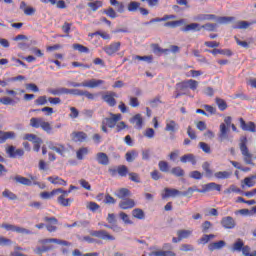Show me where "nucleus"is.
Returning a JSON list of instances; mask_svg holds the SVG:
<instances>
[{
    "label": "nucleus",
    "mask_w": 256,
    "mask_h": 256,
    "mask_svg": "<svg viewBox=\"0 0 256 256\" xmlns=\"http://www.w3.org/2000/svg\"><path fill=\"white\" fill-rule=\"evenodd\" d=\"M38 243L42 246H38L34 249L36 255H43V253H48V251H53L55 246L47 245V243H56V245H62L63 247H70L71 243L66 240H61L57 238H48L39 240Z\"/></svg>",
    "instance_id": "nucleus-1"
},
{
    "label": "nucleus",
    "mask_w": 256,
    "mask_h": 256,
    "mask_svg": "<svg viewBox=\"0 0 256 256\" xmlns=\"http://www.w3.org/2000/svg\"><path fill=\"white\" fill-rule=\"evenodd\" d=\"M79 187L75 185H70L68 190H64L63 188H58V194L61 195L57 198V203L60 204L61 207H71V203H73V198H65L68 197L73 191H77Z\"/></svg>",
    "instance_id": "nucleus-2"
},
{
    "label": "nucleus",
    "mask_w": 256,
    "mask_h": 256,
    "mask_svg": "<svg viewBox=\"0 0 256 256\" xmlns=\"http://www.w3.org/2000/svg\"><path fill=\"white\" fill-rule=\"evenodd\" d=\"M30 127H33V129H39L41 127L45 133H48V135L53 133V126H51V123L45 121V119L41 117H32L30 119Z\"/></svg>",
    "instance_id": "nucleus-3"
},
{
    "label": "nucleus",
    "mask_w": 256,
    "mask_h": 256,
    "mask_svg": "<svg viewBox=\"0 0 256 256\" xmlns=\"http://www.w3.org/2000/svg\"><path fill=\"white\" fill-rule=\"evenodd\" d=\"M110 116H111L110 118H104L102 120L101 129L103 133H109V130L107 129V127H109L110 129H115L117 122L121 121L122 119L121 114L110 113Z\"/></svg>",
    "instance_id": "nucleus-4"
},
{
    "label": "nucleus",
    "mask_w": 256,
    "mask_h": 256,
    "mask_svg": "<svg viewBox=\"0 0 256 256\" xmlns=\"http://www.w3.org/2000/svg\"><path fill=\"white\" fill-rule=\"evenodd\" d=\"M231 121L232 118L231 116H227L224 118V123L220 124V131L218 134V140L220 141V143H223V141H225V139L229 138V128L231 127Z\"/></svg>",
    "instance_id": "nucleus-5"
},
{
    "label": "nucleus",
    "mask_w": 256,
    "mask_h": 256,
    "mask_svg": "<svg viewBox=\"0 0 256 256\" xmlns=\"http://www.w3.org/2000/svg\"><path fill=\"white\" fill-rule=\"evenodd\" d=\"M14 181L16 183H20V185H25L26 187H31L32 185H38L40 189H45V184H42L37 182V176H30L29 178H25L23 176H16L14 177Z\"/></svg>",
    "instance_id": "nucleus-6"
},
{
    "label": "nucleus",
    "mask_w": 256,
    "mask_h": 256,
    "mask_svg": "<svg viewBox=\"0 0 256 256\" xmlns=\"http://www.w3.org/2000/svg\"><path fill=\"white\" fill-rule=\"evenodd\" d=\"M240 141V151L244 157V162L246 165H255L253 163V155L249 153V148L247 147V137L241 138Z\"/></svg>",
    "instance_id": "nucleus-7"
},
{
    "label": "nucleus",
    "mask_w": 256,
    "mask_h": 256,
    "mask_svg": "<svg viewBox=\"0 0 256 256\" xmlns=\"http://www.w3.org/2000/svg\"><path fill=\"white\" fill-rule=\"evenodd\" d=\"M1 229L6 231H14L15 233H20L21 235H33V232L27 228L15 226L13 224L3 223L0 225Z\"/></svg>",
    "instance_id": "nucleus-8"
},
{
    "label": "nucleus",
    "mask_w": 256,
    "mask_h": 256,
    "mask_svg": "<svg viewBox=\"0 0 256 256\" xmlns=\"http://www.w3.org/2000/svg\"><path fill=\"white\" fill-rule=\"evenodd\" d=\"M180 88V91H185V89H191V91H197V87H199V82L197 80L189 79L182 81L177 84Z\"/></svg>",
    "instance_id": "nucleus-9"
},
{
    "label": "nucleus",
    "mask_w": 256,
    "mask_h": 256,
    "mask_svg": "<svg viewBox=\"0 0 256 256\" xmlns=\"http://www.w3.org/2000/svg\"><path fill=\"white\" fill-rule=\"evenodd\" d=\"M90 235L91 237H97V239H103L104 241H115L114 236L105 230H92L90 231Z\"/></svg>",
    "instance_id": "nucleus-10"
},
{
    "label": "nucleus",
    "mask_w": 256,
    "mask_h": 256,
    "mask_svg": "<svg viewBox=\"0 0 256 256\" xmlns=\"http://www.w3.org/2000/svg\"><path fill=\"white\" fill-rule=\"evenodd\" d=\"M120 49L121 42H112L110 45L105 46L103 51L106 53V55H109V57H113V55L120 51Z\"/></svg>",
    "instance_id": "nucleus-11"
},
{
    "label": "nucleus",
    "mask_w": 256,
    "mask_h": 256,
    "mask_svg": "<svg viewBox=\"0 0 256 256\" xmlns=\"http://www.w3.org/2000/svg\"><path fill=\"white\" fill-rule=\"evenodd\" d=\"M48 149H50L51 151H55L56 153H58V155H65V153H67V148L65 147V145L63 144H59V143H55V142H48Z\"/></svg>",
    "instance_id": "nucleus-12"
},
{
    "label": "nucleus",
    "mask_w": 256,
    "mask_h": 256,
    "mask_svg": "<svg viewBox=\"0 0 256 256\" xmlns=\"http://www.w3.org/2000/svg\"><path fill=\"white\" fill-rule=\"evenodd\" d=\"M6 153L11 159H17V157H23L25 155V150L21 148L15 150V146H9L6 149Z\"/></svg>",
    "instance_id": "nucleus-13"
},
{
    "label": "nucleus",
    "mask_w": 256,
    "mask_h": 256,
    "mask_svg": "<svg viewBox=\"0 0 256 256\" xmlns=\"http://www.w3.org/2000/svg\"><path fill=\"white\" fill-rule=\"evenodd\" d=\"M115 97H117V93L115 92H106L103 96L102 99L109 107H115L117 105V100H115Z\"/></svg>",
    "instance_id": "nucleus-14"
},
{
    "label": "nucleus",
    "mask_w": 256,
    "mask_h": 256,
    "mask_svg": "<svg viewBox=\"0 0 256 256\" xmlns=\"http://www.w3.org/2000/svg\"><path fill=\"white\" fill-rule=\"evenodd\" d=\"M198 193H208L209 191H221V185L210 182L202 186V190H196Z\"/></svg>",
    "instance_id": "nucleus-15"
},
{
    "label": "nucleus",
    "mask_w": 256,
    "mask_h": 256,
    "mask_svg": "<svg viewBox=\"0 0 256 256\" xmlns=\"http://www.w3.org/2000/svg\"><path fill=\"white\" fill-rule=\"evenodd\" d=\"M239 123L242 131H249L250 133H256V125L254 122H245L243 118H239Z\"/></svg>",
    "instance_id": "nucleus-16"
},
{
    "label": "nucleus",
    "mask_w": 256,
    "mask_h": 256,
    "mask_svg": "<svg viewBox=\"0 0 256 256\" xmlns=\"http://www.w3.org/2000/svg\"><path fill=\"white\" fill-rule=\"evenodd\" d=\"M71 139L74 143H83L84 141H87V133L83 131L72 132Z\"/></svg>",
    "instance_id": "nucleus-17"
},
{
    "label": "nucleus",
    "mask_w": 256,
    "mask_h": 256,
    "mask_svg": "<svg viewBox=\"0 0 256 256\" xmlns=\"http://www.w3.org/2000/svg\"><path fill=\"white\" fill-rule=\"evenodd\" d=\"M221 225L224 229H235V220L231 216H226L222 218Z\"/></svg>",
    "instance_id": "nucleus-18"
},
{
    "label": "nucleus",
    "mask_w": 256,
    "mask_h": 256,
    "mask_svg": "<svg viewBox=\"0 0 256 256\" xmlns=\"http://www.w3.org/2000/svg\"><path fill=\"white\" fill-rule=\"evenodd\" d=\"M118 207L124 211L127 209H133V207H135V200L131 198L124 199L120 201Z\"/></svg>",
    "instance_id": "nucleus-19"
},
{
    "label": "nucleus",
    "mask_w": 256,
    "mask_h": 256,
    "mask_svg": "<svg viewBox=\"0 0 256 256\" xmlns=\"http://www.w3.org/2000/svg\"><path fill=\"white\" fill-rule=\"evenodd\" d=\"M165 131L177 133V131H179V124L175 122V120H166Z\"/></svg>",
    "instance_id": "nucleus-20"
},
{
    "label": "nucleus",
    "mask_w": 256,
    "mask_h": 256,
    "mask_svg": "<svg viewBox=\"0 0 256 256\" xmlns=\"http://www.w3.org/2000/svg\"><path fill=\"white\" fill-rule=\"evenodd\" d=\"M130 123L135 125L136 129H143V117L141 114H136L130 119Z\"/></svg>",
    "instance_id": "nucleus-21"
},
{
    "label": "nucleus",
    "mask_w": 256,
    "mask_h": 256,
    "mask_svg": "<svg viewBox=\"0 0 256 256\" xmlns=\"http://www.w3.org/2000/svg\"><path fill=\"white\" fill-rule=\"evenodd\" d=\"M101 85H105L104 80L90 79L84 84V86L88 87L89 89H96V87H101Z\"/></svg>",
    "instance_id": "nucleus-22"
},
{
    "label": "nucleus",
    "mask_w": 256,
    "mask_h": 256,
    "mask_svg": "<svg viewBox=\"0 0 256 256\" xmlns=\"http://www.w3.org/2000/svg\"><path fill=\"white\" fill-rule=\"evenodd\" d=\"M165 194L162 195V199H167L168 197H178L182 195V192L177 189L165 188Z\"/></svg>",
    "instance_id": "nucleus-23"
},
{
    "label": "nucleus",
    "mask_w": 256,
    "mask_h": 256,
    "mask_svg": "<svg viewBox=\"0 0 256 256\" xmlns=\"http://www.w3.org/2000/svg\"><path fill=\"white\" fill-rule=\"evenodd\" d=\"M20 9L24 12L28 17H31L34 13H36V9L34 7H27V3L22 1L20 3Z\"/></svg>",
    "instance_id": "nucleus-24"
},
{
    "label": "nucleus",
    "mask_w": 256,
    "mask_h": 256,
    "mask_svg": "<svg viewBox=\"0 0 256 256\" xmlns=\"http://www.w3.org/2000/svg\"><path fill=\"white\" fill-rule=\"evenodd\" d=\"M96 161L99 165H109V156L105 152H100L96 154Z\"/></svg>",
    "instance_id": "nucleus-25"
},
{
    "label": "nucleus",
    "mask_w": 256,
    "mask_h": 256,
    "mask_svg": "<svg viewBox=\"0 0 256 256\" xmlns=\"http://www.w3.org/2000/svg\"><path fill=\"white\" fill-rule=\"evenodd\" d=\"M47 179L52 183V185H62V187H67V181L63 180V178L59 176H50Z\"/></svg>",
    "instance_id": "nucleus-26"
},
{
    "label": "nucleus",
    "mask_w": 256,
    "mask_h": 256,
    "mask_svg": "<svg viewBox=\"0 0 256 256\" xmlns=\"http://www.w3.org/2000/svg\"><path fill=\"white\" fill-rule=\"evenodd\" d=\"M16 135L15 132L10 131V132H5V131H0V143H5L7 139H15Z\"/></svg>",
    "instance_id": "nucleus-27"
},
{
    "label": "nucleus",
    "mask_w": 256,
    "mask_h": 256,
    "mask_svg": "<svg viewBox=\"0 0 256 256\" xmlns=\"http://www.w3.org/2000/svg\"><path fill=\"white\" fill-rule=\"evenodd\" d=\"M226 243L223 240H220L218 242H212L208 245L209 251H217L219 249H223L225 247Z\"/></svg>",
    "instance_id": "nucleus-28"
},
{
    "label": "nucleus",
    "mask_w": 256,
    "mask_h": 256,
    "mask_svg": "<svg viewBox=\"0 0 256 256\" xmlns=\"http://www.w3.org/2000/svg\"><path fill=\"white\" fill-rule=\"evenodd\" d=\"M181 163H192V165H197V159L193 154H185L180 158Z\"/></svg>",
    "instance_id": "nucleus-29"
},
{
    "label": "nucleus",
    "mask_w": 256,
    "mask_h": 256,
    "mask_svg": "<svg viewBox=\"0 0 256 256\" xmlns=\"http://www.w3.org/2000/svg\"><path fill=\"white\" fill-rule=\"evenodd\" d=\"M115 195L118 199L125 200L126 197H131V191L127 188H120Z\"/></svg>",
    "instance_id": "nucleus-30"
},
{
    "label": "nucleus",
    "mask_w": 256,
    "mask_h": 256,
    "mask_svg": "<svg viewBox=\"0 0 256 256\" xmlns=\"http://www.w3.org/2000/svg\"><path fill=\"white\" fill-rule=\"evenodd\" d=\"M149 256H177V254H175V252L171 251V250H167V251H152L149 253Z\"/></svg>",
    "instance_id": "nucleus-31"
},
{
    "label": "nucleus",
    "mask_w": 256,
    "mask_h": 256,
    "mask_svg": "<svg viewBox=\"0 0 256 256\" xmlns=\"http://www.w3.org/2000/svg\"><path fill=\"white\" fill-rule=\"evenodd\" d=\"M59 191L60 190L58 188L52 190L51 192L45 191V192L40 193V197H41V199H53V197H55V195H59Z\"/></svg>",
    "instance_id": "nucleus-32"
},
{
    "label": "nucleus",
    "mask_w": 256,
    "mask_h": 256,
    "mask_svg": "<svg viewBox=\"0 0 256 256\" xmlns=\"http://www.w3.org/2000/svg\"><path fill=\"white\" fill-rule=\"evenodd\" d=\"M110 5L116 7V11L118 13H125V4H123V2H119L117 0H110Z\"/></svg>",
    "instance_id": "nucleus-33"
},
{
    "label": "nucleus",
    "mask_w": 256,
    "mask_h": 256,
    "mask_svg": "<svg viewBox=\"0 0 256 256\" xmlns=\"http://www.w3.org/2000/svg\"><path fill=\"white\" fill-rule=\"evenodd\" d=\"M132 216L135 219H139V221H143V219H145V211H143L141 208H136L132 210Z\"/></svg>",
    "instance_id": "nucleus-34"
},
{
    "label": "nucleus",
    "mask_w": 256,
    "mask_h": 256,
    "mask_svg": "<svg viewBox=\"0 0 256 256\" xmlns=\"http://www.w3.org/2000/svg\"><path fill=\"white\" fill-rule=\"evenodd\" d=\"M50 95H67V88H50L47 90Z\"/></svg>",
    "instance_id": "nucleus-35"
},
{
    "label": "nucleus",
    "mask_w": 256,
    "mask_h": 256,
    "mask_svg": "<svg viewBox=\"0 0 256 256\" xmlns=\"http://www.w3.org/2000/svg\"><path fill=\"white\" fill-rule=\"evenodd\" d=\"M182 31L187 33V31H201V26L198 23L187 24Z\"/></svg>",
    "instance_id": "nucleus-36"
},
{
    "label": "nucleus",
    "mask_w": 256,
    "mask_h": 256,
    "mask_svg": "<svg viewBox=\"0 0 256 256\" xmlns=\"http://www.w3.org/2000/svg\"><path fill=\"white\" fill-rule=\"evenodd\" d=\"M202 169L208 179H211V177H213V170H211V164H209V162H204L202 164Z\"/></svg>",
    "instance_id": "nucleus-37"
},
{
    "label": "nucleus",
    "mask_w": 256,
    "mask_h": 256,
    "mask_svg": "<svg viewBox=\"0 0 256 256\" xmlns=\"http://www.w3.org/2000/svg\"><path fill=\"white\" fill-rule=\"evenodd\" d=\"M185 23V20H175L164 23V27H170V29H176V27H180V25H183Z\"/></svg>",
    "instance_id": "nucleus-38"
},
{
    "label": "nucleus",
    "mask_w": 256,
    "mask_h": 256,
    "mask_svg": "<svg viewBox=\"0 0 256 256\" xmlns=\"http://www.w3.org/2000/svg\"><path fill=\"white\" fill-rule=\"evenodd\" d=\"M140 7H141V3L137 1H131L128 4L127 9L130 13H135L136 11H139Z\"/></svg>",
    "instance_id": "nucleus-39"
},
{
    "label": "nucleus",
    "mask_w": 256,
    "mask_h": 256,
    "mask_svg": "<svg viewBox=\"0 0 256 256\" xmlns=\"http://www.w3.org/2000/svg\"><path fill=\"white\" fill-rule=\"evenodd\" d=\"M171 174L174 175V177H185V170L180 166H176L171 169Z\"/></svg>",
    "instance_id": "nucleus-40"
},
{
    "label": "nucleus",
    "mask_w": 256,
    "mask_h": 256,
    "mask_svg": "<svg viewBox=\"0 0 256 256\" xmlns=\"http://www.w3.org/2000/svg\"><path fill=\"white\" fill-rule=\"evenodd\" d=\"M17 101H20L19 98H11V97H3L0 99V103H2V105H15V103H17Z\"/></svg>",
    "instance_id": "nucleus-41"
},
{
    "label": "nucleus",
    "mask_w": 256,
    "mask_h": 256,
    "mask_svg": "<svg viewBox=\"0 0 256 256\" xmlns=\"http://www.w3.org/2000/svg\"><path fill=\"white\" fill-rule=\"evenodd\" d=\"M2 196L5 197V199H9L10 201H17V195L11 192L9 189H5L2 192Z\"/></svg>",
    "instance_id": "nucleus-42"
},
{
    "label": "nucleus",
    "mask_w": 256,
    "mask_h": 256,
    "mask_svg": "<svg viewBox=\"0 0 256 256\" xmlns=\"http://www.w3.org/2000/svg\"><path fill=\"white\" fill-rule=\"evenodd\" d=\"M88 7H90V9H92V11H97L98 9H101V7H103V1L101 0H96L94 2H89L88 3Z\"/></svg>",
    "instance_id": "nucleus-43"
},
{
    "label": "nucleus",
    "mask_w": 256,
    "mask_h": 256,
    "mask_svg": "<svg viewBox=\"0 0 256 256\" xmlns=\"http://www.w3.org/2000/svg\"><path fill=\"white\" fill-rule=\"evenodd\" d=\"M89 154V149L82 147L76 152V157L79 161H83L85 155Z\"/></svg>",
    "instance_id": "nucleus-44"
},
{
    "label": "nucleus",
    "mask_w": 256,
    "mask_h": 256,
    "mask_svg": "<svg viewBox=\"0 0 256 256\" xmlns=\"http://www.w3.org/2000/svg\"><path fill=\"white\" fill-rule=\"evenodd\" d=\"M177 235L183 241V239H188V237H191V235H193V231H191V230H178Z\"/></svg>",
    "instance_id": "nucleus-45"
},
{
    "label": "nucleus",
    "mask_w": 256,
    "mask_h": 256,
    "mask_svg": "<svg viewBox=\"0 0 256 256\" xmlns=\"http://www.w3.org/2000/svg\"><path fill=\"white\" fill-rule=\"evenodd\" d=\"M211 239H215V234H204L200 239L199 243L202 245H207L211 241Z\"/></svg>",
    "instance_id": "nucleus-46"
},
{
    "label": "nucleus",
    "mask_w": 256,
    "mask_h": 256,
    "mask_svg": "<svg viewBox=\"0 0 256 256\" xmlns=\"http://www.w3.org/2000/svg\"><path fill=\"white\" fill-rule=\"evenodd\" d=\"M254 23L255 21L253 22L239 21L237 26H233V29H248Z\"/></svg>",
    "instance_id": "nucleus-47"
},
{
    "label": "nucleus",
    "mask_w": 256,
    "mask_h": 256,
    "mask_svg": "<svg viewBox=\"0 0 256 256\" xmlns=\"http://www.w3.org/2000/svg\"><path fill=\"white\" fill-rule=\"evenodd\" d=\"M216 179H229L231 177V172L229 171H219L214 173Z\"/></svg>",
    "instance_id": "nucleus-48"
},
{
    "label": "nucleus",
    "mask_w": 256,
    "mask_h": 256,
    "mask_svg": "<svg viewBox=\"0 0 256 256\" xmlns=\"http://www.w3.org/2000/svg\"><path fill=\"white\" fill-rule=\"evenodd\" d=\"M117 171L120 177H127L129 175V168L125 165L118 166Z\"/></svg>",
    "instance_id": "nucleus-49"
},
{
    "label": "nucleus",
    "mask_w": 256,
    "mask_h": 256,
    "mask_svg": "<svg viewBox=\"0 0 256 256\" xmlns=\"http://www.w3.org/2000/svg\"><path fill=\"white\" fill-rule=\"evenodd\" d=\"M66 95H74L75 97H83V90L66 88Z\"/></svg>",
    "instance_id": "nucleus-50"
},
{
    "label": "nucleus",
    "mask_w": 256,
    "mask_h": 256,
    "mask_svg": "<svg viewBox=\"0 0 256 256\" xmlns=\"http://www.w3.org/2000/svg\"><path fill=\"white\" fill-rule=\"evenodd\" d=\"M139 154L137 153V151L132 150L130 152H127L125 157H126V161L128 163H133V161H135V158L138 156Z\"/></svg>",
    "instance_id": "nucleus-51"
},
{
    "label": "nucleus",
    "mask_w": 256,
    "mask_h": 256,
    "mask_svg": "<svg viewBox=\"0 0 256 256\" xmlns=\"http://www.w3.org/2000/svg\"><path fill=\"white\" fill-rule=\"evenodd\" d=\"M159 170L162 173H169V162L167 161H160L158 163Z\"/></svg>",
    "instance_id": "nucleus-52"
},
{
    "label": "nucleus",
    "mask_w": 256,
    "mask_h": 256,
    "mask_svg": "<svg viewBox=\"0 0 256 256\" xmlns=\"http://www.w3.org/2000/svg\"><path fill=\"white\" fill-rule=\"evenodd\" d=\"M224 193H226L227 195H229L231 193H240L241 195H243V190H241L240 188H238L235 185H231L228 189H226L224 191Z\"/></svg>",
    "instance_id": "nucleus-53"
},
{
    "label": "nucleus",
    "mask_w": 256,
    "mask_h": 256,
    "mask_svg": "<svg viewBox=\"0 0 256 256\" xmlns=\"http://www.w3.org/2000/svg\"><path fill=\"white\" fill-rule=\"evenodd\" d=\"M72 48L74 49V51H79V53H89V48L81 44H73Z\"/></svg>",
    "instance_id": "nucleus-54"
},
{
    "label": "nucleus",
    "mask_w": 256,
    "mask_h": 256,
    "mask_svg": "<svg viewBox=\"0 0 256 256\" xmlns=\"http://www.w3.org/2000/svg\"><path fill=\"white\" fill-rule=\"evenodd\" d=\"M120 219L126 224V225H133V221L129 218V215L125 212H120L119 213Z\"/></svg>",
    "instance_id": "nucleus-55"
},
{
    "label": "nucleus",
    "mask_w": 256,
    "mask_h": 256,
    "mask_svg": "<svg viewBox=\"0 0 256 256\" xmlns=\"http://www.w3.org/2000/svg\"><path fill=\"white\" fill-rule=\"evenodd\" d=\"M96 35H99L102 39L104 40H109L111 39V35H109V33L107 32H101V31H96L92 34H90V37H95Z\"/></svg>",
    "instance_id": "nucleus-56"
},
{
    "label": "nucleus",
    "mask_w": 256,
    "mask_h": 256,
    "mask_svg": "<svg viewBox=\"0 0 256 256\" xmlns=\"http://www.w3.org/2000/svg\"><path fill=\"white\" fill-rule=\"evenodd\" d=\"M216 104L220 111H225V109H227V102L221 98H216Z\"/></svg>",
    "instance_id": "nucleus-57"
},
{
    "label": "nucleus",
    "mask_w": 256,
    "mask_h": 256,
    "mask_svg": "<svg viewBox=\"0 0 256 256\" xmlns=\"http://www.w3.org/2000/svg\"><path fill=\"white\" fill-rule=\"evenodd\" d=\"M243 240L238 239L232 246V251H241L244 247Z\"/></svg>",
    "instance_id": "nucleus-58"
},
{
    "label": "nucleus",
    "mask_w": 256,
    "mask_h": 256,
    "mask_svg": "<svg viewBox=\"0 0 256 256\" xmlns=\"http://www.w3.org/2000/svg\"><path fill=\"white\" fill-rule=\"evenodd\" d=\"M104 203L105 205H115V203H117V200L110 194H106L104 197Z\"/></svg>",
    "instance_id": "nucleus-59"
},
{
    "label": "nucleus",
    "mask_w": 256,
    "mask_h": 256,
    "mask_svg": "<svg viewBox=\"0 0 256 256\" xmlns=\"http://www.w3.org/2000/svg\"><path fill=\"white\" fill-rule=\"evenodd\" d=\"M201 29H205L206 31H217V24L215 23H206L201 26Z\"/></svg>",
    "instance_id": "nucleus-60"
},
{
    "label": "nucleus",
    "mask_w": 256,
    "mask_h": 256,
    "mask_svg": "<svg viewBox=\"0 0 256 256\" xmlns=\"http://www.w3.org/2000/svg\"><path fill=\"white\" fill-rule=\"evenodd\" d=\"M105 15L110 17V19H117V12H115V9L109 7L107 10H104Z\"/></svg>",
    "instance_id": "nucleus-61"
},
{
    "label": "nucleus",
    "mask_w": 256,
    "mask_h": 256,
    "mask_svg": "<svg viewBox=\"0 0 256 256\" xmlns=\"http://www.w3.org/2000/svg\"><path fill=\"white\" fill-rule=\"evenodd\" d=\"M255 178L254 176H250V177H246L244 179V184L246 185V187H255Z\"/></svg>",
    "instance_id": "nucleus-62"
},
{
    "label": "nucleus",
    "mask_w": 256,
    "mask_h": 256,
    "mask_svg": "<svg viewBox=\"0 0 256 256\" xmlns=\"http://www.w3.org/2000/svg\"><path fill=\"white\" fill-rule=\"evenodd\" d=\"M231 21H235V17L222 16L218 18V22H220L222 25L231 23Z\"/></svg>",
    "instance_id": "nucleus-63"
},
{
    "label": "nucleus",
    "mask_w": 256,
    "mask_h": 256,
    "mask_svg": "<svg viewBox=\"0 0 256 256\" xmlns=\"http://www.w3.org/2000/svg\"><path fill=\"white\" fill-rule=\"evenodd\" d=\"M199 147L204 153H207L208 155L211 153V146H209V144L205 142H200Z\"/></svg>",
    "instance_id": "nucleus-64"
}]
</instances>
